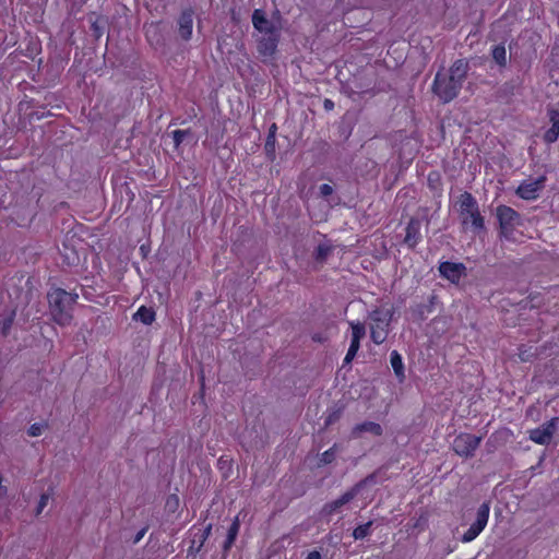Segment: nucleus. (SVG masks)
<instances>
[{"instance_id":"4","label":"nucleus","mask_w":559,"mask_h":559,"mask_svg":"<svg viewBox=\"0 0 559 559\" xmlns=\"http://www.w3.org/2000/svg\"><path fill=\"white\" fill-rule=\"evenodd\" d=\"M459 214L463 226L466 228H471L474 233L484 229V218L472 194L467 192L461 194L459 199Z\"/></svg>"},{"instance_id":"24","label":"nucleus","mask_w":559,"mask_h":559,"mask_svg":"<svg viewBox=\"0 0 559 559\" xmlns=\"http://www.w3.org/2000/svg\"><path fill=\"white\" fill-rule=\"evenodd\" d=\"M239 527H240V521H239V516L237 515L234 519V521H233V523H231V525H230V527L228 530L227 536L230 537V539H235L236 540V537H237V535L239 533Z\"/></svg>"},{"instance_id":"11","label":"nucleus","mask_w":559,"mask_h":559,"mask_svg":"<svg viewBox=\"0 0 559 559\" xmlns=\"http://www.w3.org/2000/svg\"><path fill=\"white\" fill-rule=\"evenodd\" d=\"M368 479L357 484L352 489L343 493L340 498L326 503L323 508V512L326 514H333L337 512L343 506L350 502L360 491L361 487L367 484Z\"/></svg>"},{"instance_id":"33","label":"nucleus","mask_w":559,"mask_h":559,"mask_svg":"<svg viewBox=\"0 0 559 559\" xmlns=\"http://www.w3.org/2000/svg\"><path fill=\"white\" fill-rule=\"evenodd\" d=\"M144 535V531L140 532L136 536V542L140 540Z\"/></svg>"},{"instance_id":"8","label":"nucleus","mask_w":559,"mask_h":559,"mask_svg":"<svg viewBox=\"0 0 559 559\" xmlns=\"http://www.w3.org/2000/svg\"><path fill=\"white\" fill-rule=\"evenodd\" d=\"M546 177L523 180L516 189V194L523 200H536L545 188Z\"/></svg>"},{"instance_id":"27","label":"nucleus","mask_w":559,"mask_h":559,"mask_svg":"<svg viewBox=\"0 0 559 559\" xmlns=\"http://www.w3.org/2000/svg\"><path fill=\"white\" fill-rule=\"evenodd\" d=\"M49 498L50 497H49L48 493H44V495L40 496V499H39V502H38V506H37V510H36L37 514H40L43 512L45 507L48 504Z\"/></svg>"},{"instance_id":"19","label":"nucleus","mask_w":559,"mask_h":559,"mask_svg":"<svg viewBox=\"0 0 559 559\" xmlns=\"http://www.w3.org/2000/svg\"><path fill=\"white\" fill-rule=\"evenodd\" d=\"M352 341L360 343V340L365 336L366 329L360 322H352Z\"/></svg>"},{"instance_id":"29","label":"nucleus","mask_w":559,"mask_h":559,"mask_svg":"<svg viewBox=\"0 0 559 559\" xmlns=\"http://www.w3.org/2000/svg\"><path fill=\"white\" fill-rule=\"evenodd\" d=\"M330 252V248L326 247V246H319L318 247V250H317V253H318V258L319 259H325L326 255L329 254Z\"/></svg>"},{"instance_id":"21","label":"nucleus","mask_w":559,"mask_h":559,"mask_svg":"<svg viewBox=\"0 0 559 559\" xmlns=\"http://www.w3.org/2000/svg\"><path fill=\"white\" fill-rule=\"evenodd\" d=\"M371 525H372L371 521H369L365 524L358 525L353 532V537L355 539L365 538L366 536H368L370 534Z\"/></svg>"},{"instance_id":"14","label":"nucleus","mask_w":559,"mask_h":559,"mask_svg":"<svg viewBox=\"0 0 559 559\" xmlns=\"http://www.w3.org/2000/svg\"><path fill=\"white\" fill-rule=\"evenodd\" d=\"M193 27V16L191 12H183L179 19V34L185 40L191 38Z\"/></svg>"},{"instance_id":"5","label":"nucleus","mask_w":559,"mask_h":559,"mask_svg":"<svg viewBox=\"0 0 559 559\" xmlns=\"http://www.w3.org/2000/svg\"><path fill=\"white\" fill-rule=\"evenodd\" d=\"M392 311L388 308L376 309L370 313V336L373 343L380 345L388 336Z\"/></svg>"},{"instance_id":"17","label":"nucleus","mask_w":559,"mask_h":559,"mask_svg":"<svg viewBox=\"0 0 559 559\" xmlns=\"http://www.w3.org/2000/svg\"><path fill=\"white\" fill-rule=\"evenodd\" d=\"M419 223L417 221H411L406 228L405 241L409 246H415L418 241Z\"/></svg>"},{"instance_id":"3","label":"nucleus","mask_w":559,"mask_h":559,"mask_svg":"<svg viewBox=\"0 0 559 559\" xmlns=\"http://www.w3.org/2000/svg\"><path fill=\"white\" fill-rule=\"evenodd\" d=\"M76 299V294L68 293L61 288H55L48 293L50 312L58 324L68 325L71 322Z\"/></svg>"},{"instance_id":"2","label":"nucleus","mask_w":559,"mask_h":559,"mask_svg":"<svg viewBox=\"0 0 559 559\" xmlns=\"http://www.w3.org/2000/svg\"><path fill=\"white\" fill-rule=\"evenodd\" d=\"M467 70V62L459 59L450 68L449 75L437 73L433 91L442 102L448 103L457 96L466 78Z\"/></svg>"},{"instance_id":"25","label":"nucleus","mask_w":559,"mask_h":559,"mask_svg":"<svg viewBox=\"0 0 559 559\" xmlns=\"http://www.w3.org/2000/svg\"><path fill=\"white\" fill-rule=\"evenodd\" d=\"M187 134H188V131H186V130L173 131L171 136H173L175 147H178L182 143V141Z\"/></svg>"},{"instance_id":"12","label":"nucleus","mask_w":559,"mask_h":559,"mask_svg":"<svg viewBox=\"0 0 559 559\" xmlns=\"http://www.w3.org/2000/svg\"><path fill=\"white\" fill-rule=\"evenodd\" d=\"M439 271L441 275L452 283H459L465 274V266L462 263L443 262Z\"/></svg>"},{"instance_id":"7","label":"nucleus","mask_w":559,"mask_h":559,"mask_svg":"<svg viewBox=\"0 0 559 559\" xmlns=\"http://www.w3.org/2000/svg\"><path fill=\"white\" fill-rule=\"evenodd\" d=\"M490 506L484 502L477 510L476 520L469 528L463 534L461 540L469 543L474 540L486 527L489 519Z\"/></svg>"},{"instance_id":"31","label":"nucleus","mask_w":559,"mask_h":559,"mask_svg":"<svg viewBox=\"0 0 559 559\" xmlns=\"http://www.w3.org/2000/svg\"><path fill=\"white\" fill-rule=\"evenodd\" d=\"M306 559H321V555L318 551H311Z\"/></svg>"},{"instance_id":"20","label":"nucleus","mask_w":559,"mask_h":559,"mask_svg":"<svg viewBox=\"0 0 559 559\" xmlns=\"http://www.w3.org/2000/svg\"><path fill=\"white\" fill-rule=\"evenodd\" d=\"M492 58L499 66H504L507 62V51L504 46H495L492 49Z\"/></svg>"},{"instance_id":"26","label":"nucleus","mask_w":559,"mask_h":559,"mask_svg":"<svg viewBox=\"0 0 559 559\" xmlns=\"http://www.w3.org/2000/svg\"><path fill=\"white\" fill-rule=\"evenodd\" d=\"M334 457H335V450H334V448H331L322 453V455L320 457V463L329 464L334 460Z\"/></svg>"},{"instance_id":"9","label":"nucleus","mask_w":559,"mask_h":559,"mask_svg":"<svg viewBox=\"0 0 559 559\" xmlns=\"http://www.w3.org/2000/svg\"><path fill=\"white\" fill-rule=\"evenodd\" d=\"M481 438L469 433H461L453 440L454 452L464 457L472 456L480 444Z\"/></svg>"},{"instance_id":"32","label":"nucleus","mask_w":559,"mask_h":559,"mask_svg":"<svg viewBox=\"0 0 559 559\" xmlns=\"http://www.w3.org/2000/svg\"><path fill=\"white\" fill-rule=\"evenodd\" d=\"M324 106H325V108H332L333 107V103L331 100L326 99L325 103H324Z\"/></svg>"},{"instance_id":"22","label":"nucleus","mask_w":559,"mask_h":559,"mask_svg":"<svg viewBox=\"0 0 559 559\" xmlns=\"http://www.w3.org/2000/svg\"><path fill=\"white\" fill-rule=\"evenodd\" d=\"M359 347H360V343L350 341L349 348L344 358V364H349L355 358Z\"/></svg>"},{"instance_id":"28","label":"nucleus","mask_w":559,"mask_h":559,"mask_svg":"<svg viewBox=\"0 0 559 559\" xmlns=\"http://www.w3.org/2000/svg\"><path fill=\"white\" fill-rule=\"evenodd\" d=\"M319 192L322 197L326 198L333 193V188L328 183H323L320 186Z\"/></svg>"},{"instance_id":"1","label":"nucleus","mask_w":559,"mask_h":559,"mask_svg":"<svg viewBox=\"0 0 559 559\" xmlns=\"http://www.w3.org/2000/svg\"><path fill=\"white\" fill-rule=\"evenodd\" d=\"M252 25L258 32L257 48L263 58H272L276 50L281 38L282 25L280 17L267 19L265 12L255 9L252 13Z\"/></svg>"},{"instance_id":"10","label":"nucleus","mask_w":559,"mask_h":559,"mask_svg":"<svg viewBox=\"0 0 559 559\" xmlns=\"http://www.w3.org/2000/svg\"><path fill=\"white\" fill-rule=\"evenodd\" d=\"M558 418H552L540 427L530 430V439L537 444H548L555 433Z\"/></svg>"},{"instance_id":"6","label":"nucleus","mask_w":559,"mask_h":559,"mask_svg":"<svg viewBox=\"0 0 559 559\" xmlns=\"http://www.w3.org/2000/svg\"><path fill=\"white\" fill-rule=\"evenodd\" d=\"M500 234L506 239H512L513 230L520 225V215L511 207L501 205L497 209Z\"/></svg>"},{"instance_id":"16","label":"nucleus","mask_w":559,"mask_h":559,"mask_svg":"<svg viewBox=\"0 0 559 559\" xmlns=\"http://www.w3.org/2000/svg\"><path fill=\"white\" fill-rule=\"evenodd\" d=\"M390 364L394 370L396 378L402 382L405 379L404 364L399 352L393 350L390 355Z\"/></svg>"},{"instance_id":"23","label":"nucleus","mask_w":559,"mask_h":559,"mask_svg":"<svg viewBox=\"0 0 559 559\" xmlns=\"http://www.w3.org/2000/svg\"><path fill=\"white\" fill-rule=\"evenodd\" d=\"M47 428V425L45 423H35L33 424L29 429H28V433L29 436L32 437H38L40 435L44 433V431L46 430Z\"/></svg>"},{"instance_id":"30","label":"nucleus","mask_w":559,"mask_h":559,"mask_svg":"<svg viewBox=\"0 0 559 559\" xmlns=\"http://www.w3.org/2000/svg\"><path fill=\"white\" fill-rule=\"evenodd\" d=\"M234 542H235V539H230V537L227 536V538L224 543V549L228 550L233 546Z\"/></svg>"},{"instance_id":"15","label":"nucleus","mask_w":559,"mask_h":559,"mask_svg":"<svg viewBox=\"0 0 559 559\" xmlns=\"http://www.w3.org/2000/svg\"><path fill=\"white\" fill-rule=\"evenodd\" d=\"M364 432H369L373 436H380L382 433V428L377 423L366 421V423L355 426L353 429V435L356 437H359Z\"/></svg>"},{"instance_id":"13","label":"nucleus","mask_w":559,"mask_h":559,"mask_svg":"<svg viewBox=\"0 0 559 559\" xmlns=\"http://www.w3.org/2000/svg\"><path fill=\"white\" fill-rule=\"evenodd\" d=\"M548 116L551 127L545 132L544 140L547 143H554L559 136V111L550 109Z\"/></svg>"},{"instance_id":"18","label":"nucleus","mask_w":559,"mask_h":559,"mask_svg":"<svg viewBox=\"0 0 559 559\" xmlns=\"http://www.w3.org/2000/svg\"><path fill=\"white\" fill-rule=\"evenodd\" d=\"M134 319L144 324H151L155 320V312L152 309L142 306L134 313Z\"/></svg>"}]
</instances>
